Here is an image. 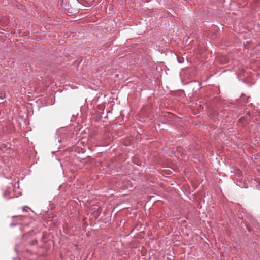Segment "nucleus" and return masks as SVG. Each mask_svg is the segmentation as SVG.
I'll list each match as a JSON object with an SVG mask.
<instances>
[{
	"instance_id": "obj_2",
	"label": "nucleus",
	"mask_w": 260,
	"mask_h": 260,
	"mask_svg": "<svg viewBox=\"0 0 260 260\" xmlns=\"http://www.w3.org/2000/svg\"><path fill=\"white\" fill-rule=\"evenodd\" d=\"M28 233H26V234H25L23 235V237H22V239L23 241H26V244H28V242L29 241H30L31 240H30V238H28L27 236H25L26 234H27Z\"/></svg>"
},
{
	"instance_id": "obj_4",
	"label": "nucleus",
	"mask_w": 260,
	"mask_h": 260,
	"mask_svg": "<svg viewBox=\"0 0 260 260\" xmlns=\"http://www.w3.org/2000/svg\"><path fill=\"white\" fill-rule=\"evenodd\" d=\"M10 193V191H6L4 193V196L6 197V198L7 199H10V197H7V195L8 196V195H9V194Z\"/></svg>"
},
{
	"instance_id": "obj_1",
	"label": "nucleus",
	"mask_w": 260,
	"mask_h": 260,
	"mask_svg": "<svg viewBox=\"0 0 260 260\" xmlns=\"http://www.w3.org/2000/svg\"><path fill=\"white\" fill-rule=\"evenodd\" d=\"M25 236H27L28 238H30V241L28 242V244L27 245H30V246H34L37 245V240L35 236H32L30 233H28Z\"/></svg>"
},
{
	"instance_id": "obj_5",
	"label": "nucleus",
	"mask_w": 260,
	"mask_h": 260,
	"mask_svg": "<svg viewBox=\"0 0 260 260\" xmlns=\"http://www.w3.org/2000/svg\"><path fill=\"white\" fill-rule=\"evenodd\" d=\"M246 228H247V230H248L249 232H251V231H252V228L250 226L247 225H246Z\"/></svg>"
},
{
	"instance_id": "obj_7",
	"label": "nucleus",
	"mask_w": 260,
	"mask_h": 260,
	"mask_svg": "<svg viewBox=\"0 0 260 260\" xmlns=\"http://www.w3.org/2000/svg\"><path fill=\"white\" fill-rule=\"evenodd\" d=\"M244 120V117H241L240 118V119H239V120H240V121H241V120Z\"/></svg>"
},
{
	"instance_id": "obj_6",
	"label": "nucleus",
	"mask_w": 260,
	"mask_h": 260,
	"mask_svg": "<svg viewBox=\"0 0 260 260\" xmlns=\"http://www.w3.org/2000/svg\"><path fill=\"white\" fill-rule=\"evenodd\" d=\"M30 209V208L28 207L25 206L23 208V211H27L28 210Z\"/></svg>"
},
{
	"instance_id": "obj_3",
	"label": "nucleus",
	"mask_w": 260,
	"mask_h": 260,
	"mask_svg": "<svg viewBox=\"0 0 260 260\" xmlns=\"http://www.w3.org/2000/svg\"><path fill=\"white\" fill-rule=\"evenodd\" d=\"M177 59L178 62L179 63H182L184 61V58L183 57L177 56Z\"/></svg>"
},
{
	"instance_id": "obj_8",
	"label": "nucleus",
	"mask_w": 260,
	"mask_h": 260,
	"mask_svg": "<svg viewBox=\"0 0 260 260\" xmlns=\"http://www.w3.org/2000/svg\"><path fill=\"white\" fill-rule=\"evenodd\" d=\"M13 217H16V218H20V216H13Z\"/></svg>"
},
{
	"instance_id": "obj_9",
	"label": "nucleus",
	"mask_w": 260,
	"mask_h": 260,
	"mask_svg": "<svg viewBox=\"0 0 260 260\" xmlns=\"http://www.w3.org/2000/svg\"><path fill=\"white\" fill-rule=\"evenodd\" d=\"M58 142H61V140H60V139H58Z\"/></svg>"
}]
</instances>
